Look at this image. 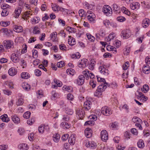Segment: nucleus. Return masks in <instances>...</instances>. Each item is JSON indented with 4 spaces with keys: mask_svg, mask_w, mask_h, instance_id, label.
I'll return each mask as SVG.
<instances>
[{
    "mask_svg": "<svg viewBox=\"0 0 150 150\" xmlns=\"http://www.w3.org/2000/svg\"><path fill=\"white\" fill-rule=\"evenodd\" d=\"M131 132L134 135H137L138 134L137 130L135 128H134L131 129Z\"/></svg>",
    "mask_w": 150,
    "mask_h": 150,
    "instance_id": "63",
    "label": "nucleus"
},
{
    "mask_svg": "<svg viewBox=\"0 0 150 150\" xmlns=\"http://www.w3.org/2000/svg\"><path fill=\"white\" fill-rule=\"evenodd\" d=\"M130 7L132 10H137L139 8V4L137 2H133L130 4Z\"/></svg>",
    "mask_w": 150,
    "mask_h": 150,
    "instance_id": "15",
    "label": "nucleus"
},
{
    "mask_svg": "<svg viewBox=\"0 0 150 150\" xmlns=\"http://www.w3.org/2000/svg\"><path fill=\"white\" fill-rule=\"evenodd\" d=\"M8 14V12L7 8H3V9L1 13V16H7Z\"/></svg>",
    "mask_w": 150,
    "mask_h": 150,
    "instance_id": "41",
    "label": "nucleus"
},
{
    "mask_svg": "<svg viewBox=\"0 0 150 150\" xmlns=\"http://www.w3.org/2000/svg\"><path fill=\"white\" fill-rule=\"evenodd\" d=\"M66 30L67 31L69 32L70 33H71L74 31V28H71L69 26H67L66 28Z\"/></svg>",
    "mask_w": 150,
    "mask_h": 150,
    "instance_id": "60",
    "label": "nucleus"
},
{
    "mask_svg": "<svg viewBox=\"0 0 150 150\" xmlns=\"http://www.w3.org/2000/svg\"><path fill=\"white\" fill-rule=\"evenodd\" d=\"M101 112L104 115L108 116L112 114V111L110 108L105 106L102 108Z\"/></svg>",
    "mask_w": 150,
    "mask_h": 150,
    "instance_id": "4",
    "label": "nucleus"
},
{
    "mask_svg": "<svg viewBox=\"0 0 150 150\" xmlns=\"http://www.w3.org/2000/svg\"><path fill=\"white\" fill-rule=\"evenodd\" d=\"M106 88L105 85H99L94 93V96L98 97H100L102 95V92L104 91Z\"/></svg>",
    "mask_w": 150,
    "mask_h": 150,
    "instance_id": "2",
    "label": "nucleus"
},
{
    "mask_svg": "<svg viewBox=\"0 0 150 150\" xmlns=\"http://www.w3.org/2000/svg\"><path fill=\"white\" fill-rule=\"evenodd\" d=\"M30 114L31 113L30 112L27 111L24 114L23 117L24 118L28 119L30 117Z\"/></svg>",
    "mask_w": 150,
    "mask_h": 150,
    "instance_id": "46",
    "label": "nucleus"
},
{
    "mask_svg": "<svg viewBox=\"0 0 150 150\" xmlns=\"http://www.w3.org/2000/svg\"><path fill=\"white\" fill-rule=\"evenodd\" d=\"M76 81L77 84L79 85H81L84 82V78L83 75H80L78 76Z\"/></svg>",
    "mask_w": 150,
    "mask_h": 150,
    "instance_id": "10",
    "label": "nucleus"
},
{
    "mask_svg": "<svg viewBox=\"0 0 150 150\" xmlns=\"http://www.w3.org/2000/svg\"><path fill=\"white\" fill-rule=\"evenodd\" d=\"M17 73V69L14 67H12L10 68L8 71L9 74L12 76H13L16 75Z\"/></svg>",
    "mask_w": 150,
    "mask_h": 150,
    "instance_id": "12",
    "label": "nucleus"
},
{
    "mask_svg": "<svg viewBox=\"0 0 150 150\" xmlns=\"http://www.w3.org/2000/svg\"><path fill=\"white\" fill-rule=\"evenodd\" d=\"M84 78L86 79H88L89 78V75L87 72V70L83 71L82 72Z\"/></svg>",
    "mask_w": 150,
    "mask_h": 150,
    "instance_id": "48",
    "label": "nucleus"
},
{
    "mask_svg": "<svg viewBox=\"0 0 150 150\" xmlns=\"http://www.w3.org/2000/svg\"><path fill=\"white\" fill-rule=\"evenodd\" d=\"M84 108L87 110L90 109L91 106V102L89 100H87L84 103Z\"/></svg>",
    "mask_w": 150,
    "mask_h": 150,
    "instance_id": "14",
    "label": "nucleus"
},
{
    "mask_svg": "<svg viewBox=\"0 0 150 150\" xmlns=\"http://www.w3.org/2000/svg\"><path fill=\"white\" fill-rule=\"evenodd\" d=\"M75 135L72 134L69 139V142L71 145H74L75 143Z\"/></svg>",
    "mask_w": 150,
    "mask_h": 150,
    "instance_id": "17",
    "label": "nucleus"
},
{
    "mask_svg": "<svg viewBox=\"0 0 150 150\" xmlns=\"http://www.w3.org/2000/svg\"><path fill=\"white\" fill-rule=\"evenodd\" d=\"M132 121L134 123L136 122L139 123H141L142 122V120H141L137 117H134L132 119Z\"/></svg>",
    "mask_w": 150,
    "mask_h": 150,
    "instance_id": "37",
    "label": "nucleus"
},
{
    "mask_svg": "<svg viewBox=\"0 0 150 150\" xmlns=\"http://www.w3.org/2000/svg\"><path fill=\"white\" fill-rule=\"evenodd\" d=\"M30 11L29 12L26 11L24 13V15L23 16V18L24 20L27 19L29 17H30V16L31 15L30 13Z\"/></svg>",
    "mask_w": 150,
    "mask_h": 150,
    "instance_id": "38",
    "label": "nucleus"
},
{
    "mask_svg": "<svg viewBox=\"0 0 150 150\" xmlns=\"http://www.w3.org/2000/svg\"><path fill=\"white\" fill-rule=\"evenodd\" d=\"M1 30L7 35H8L9 33L8 29L6 28H3L1 29Z\"/></svg>",
    "mask_w": 150,
    "mask_h": 150,
    "instance_id": "64",
    "label": "nucleus"
},
{
    "mask_svg": "<svg viewBox=\"0 0 150 150\" xmlns=\"http://www.w3.org/2000/svg\"><path fill=\"white\" fill-rule=\"evenodd\" d=\"M60 126L64 129H68L70 127L71 125L66 122H62L61 123Z\"/></svg>",
    "mask_w": 150,
    "mask_h": 150,
    "instance_id": "24",
    "label": "nucleus"
},
{
    "mask_svg": "<svg viewBox=\"0 0 150 150\" xmlns=\"http://www.w3.org/2000/svg\"><path fill=\"white\" fill-rule=\"evenodd\" d=\"M21 77L22 78L27 79L30 77V75L27 72H23L21 74Z\"/></svg>",
    "mask_w": 150,
    "mask_h": 150,
    "instance_id": "28",
    "label": "nucleus"
},
{
    "mask_svg": "<svg viewBox=\"0 0 150 150\" xmlns=\"http://www.w3.org/2000/svg\"><path fill=\"white\" fill-rule=\"evenodd\" d=\"M129 66V62H125V64L122 66L123 69L124 70H126Z\"/></svg>",
    "mask_w": 150,
    "mask_h": 150,
    "instance_id": "51",
    "label": "nucleus"
},
{
    "mask_svg": "<svg viewBox=\"0 0 150 150\" xmlns=\"http://www.w3.org/2000/svg\"><path fill=\"white\" fill-rule=\"evenodd\" d=\"M85 134L86 137L90 138L92 135L91 129L89 128H86L85 130Z\"/></svg>",
    "mask_w": 150,
    "mask_h": 150,
    "instance_id": "16",
    "label": "nucleus"
},
{
    "mask_svg": "<svg viewBox=\"0 0 150 150\" xmlns=\"http://www.w3.org/2000/svg\"><path fill=\"white\" fill-rule=\"evenodd\" d=\"M60 49L63 51L66 50L67 49L66 46L64 44H61L59 45Z\"/></svg>",
    "mask_w": 150,
    "mask_h": 150,
    "instance_id": "58",
    "label": "nucleus"
},
{
    "mask_svg": "<svg viewBox=\"0 0 150 150\" xmlns=\"http://www.w3.org/2000/svg\"><path fill=\"white\" fill-rule=\"evenodd\" d=\"M96 63V62L94 59L91 60V63L89 64L88 66V68L89 69L91 70H93L95 67Z\"/></svg>",
    "mask_w": 150,
    "mask_h": 150,
    "instance_id": "26",
    "label": "nucleus"
},
{
    "mask_svg": "<svg viewBox=\"0 0 150 150\" xmlns=\"http://www.w3.org/2000/svg\"><path fill=\"white\" fill-rule=\"evenodd\" d=\"M21 8L20 7H18L15 10V13L16 14V18H17L21 13Z\"/></svg>",
    "mask_w": 150,
    "mask_h": 150,
    "instance_id": "36",
    "label": "nucleus"
},
{
    "mask_svg": "<svg viewBox=\"0 0 150 150\" xmlns=\"http://www.w3.org/2000/svg\"><path fill=\"white\" fill-rule=\"evenodd\" d=\"M4 43V46L6 49H8L13 47V42L11 40H5Z\"/></svg>",
    "mask_w": 150,
    "mask_h": 150,
    "instance_id": "8",
    "label": "nucleus"
},
{
    "mask_svg": "<svg viewBox=\"0 0 150 150\" xmlns=\"http://www.w3.org/2000/svg\"><path fill=\"white\" fill-rule=\"evenodd\" d=\"M118 126L116 122L112 123L110 126V128L113 130L115 129H117Z\"/></svg>",
    "mask_w": 150,
    "mask_h": 150,
    "instance_id": "43",
    "label": "nucleus"
},
{
    "mask_svg": "<svg viewBox=\"0 0 150 150\" xmlns=\"http://www.w3.org/2000/svg\"><path fill=\"white\" fill-rule=\"evenodd\" d=\"M149 88L147 84H145L143 86V87L142 88V91L144 93H146L149 90Z\"/></svg>",
    "mask_w": 150,
    "mask_h": 150,
    "instance_id": "40",
    "label": "nucleus"
},
{
    "mask_svg": "<svg viewBox=\"0 0 150 150\" xmlns=\"http://www.w3.org/2000/svg\"><path fill=\"white\" fill-rule=\"evenodd\" d=\"M137 145L139 148H142L144 146V143L142 139H140L137 143Z\"/></svg>",
    "mask_w": 150,
    "mask_h": 150,
    "instance_id": "39",
    "label": "nucleus"
},
{
    "mask_svg": "<svg viewBox=\"0 0 150 150\" xmlns=\"http://www.w3.org/2000/svg\"><path fill=\"white\" fill-rule=\"evenodd\" d=\"M96 77L98 81L103 82V84H100V85H105L106 87V88L107 86H109V84L106 82L105 80L104 79L100 78L98 75L96 76Z\"/></svg>",
    "mask_w": 150,
    "mask_h": 150,
    "instance_id": "13",
    "label": "nucleus"
},
{
    "mask_svg": "<svg viewBox=\"0 0 150 150\" xmlns=\"http://www.w3.org/2000/svg\"><path fill=\"white\" fill-rule=\"evenodd\" d=\"M10 24V22H2L1 23V25L4 27H6L8 25H9Z\"/></svg>",
    "mask_w": 150,
    "mask_h": 150,
    "instance_id": "59",
    "label": "nucleus"
},
{
    "mask_svg": "<svg viewBox=\"0 0 150 150\" xmlns=\"http://www.w3.org/2000/svg\"><path fill=\"white\" fill-rule=\"evenodd\" d=\"M51 6L52 10L53 11L57 12H58V10L59 8V6L58 5L55 4H53L52 3Z\"/></svg>",
    "mask_w": 150,
    "mask_h": 150,
    "instance_id": "32",
    "label": "nucleus"
},
{
    "mask_svg": "<svg viewBox=\"0 0 150 150\" xmlns=\"http://www.w3.org/2000/svg\"><path fill=\"white\" fill-rule=\"evenodd\" d=\"M60 136L59 134H57L53 136V140L55 142H57L59 140Z\"/></svg>",
    "mask_w": 150,
    "mask_h": 150,
    "instance_id": "42",
    "label": "nucleus"
},
{
    "mask_svg": "<svg viewBox=\"0 0 150 150\" xmlns=\"http://www.w3.org/2000/svg\"><path fill=\"white\" fill-rule=\"evenodd\" d=\"M14 31L17 33H20L23 31V28L21 26L15 25L14 28Z\"/></svg>",
    "mask_w": 150,
    "mask_h": 150,
    "instance_id": "35",
    "label": "nucleus"
},
{
    "mask_svg": "<svg viewBox=\"0 0 150 150\" xmlns=\"http://www.w3.org/2000/svg\"><path fill=\"white\" fill-rule=\"evenodd\" d=\"M102 11L107 16H109L112 15V11L111 8L108 5H105L102 8Z\"/></svg>",
    "mask_w": 150,
    "mask_h": 150,
    "instance_id": "3",
    "label": "nucleus"
},
{
    "mask_svg": "<svg viewBox=\"0 0 150 150\" xmlns=\"http://www.w3.org/2000/svg\"><path fill=\"white\" fill-rule=\"evenodd\" d=\"M66 113L69 115H72L73 113V110L70 108H67L66 110Z\"/></svg>",
    "mask_w": 150,
    "mask_h": 150,
    "instance_id": "54",
    "label": "nucleus"
},
{
    "mask_svg": "<svg viewBox=\"0 0 150 150\" xmlns=\"http://www.w3.org/2000/svg\"><path fill=\"white\" fill-rule=\"evenodd\" d=\"M121 10L123 13L129 16L130 14L129 11L124 7H122L121 8Z\"/></svg>",
    "mask_w": 150,
    "mask_h": 150,
    "instance_id": "34",
    "label": "nucleus"
},
{
    "mask_svg": "<svg viewBox=\"0 0 150 150\" xmlns=\"http://www.w3.org/2000/svg\"><path fill=\"white\" fill-rule=\"evenodd\" d=\"M85 12L83 9H80L79 11V14L80 16L81 17L85 16Z\"/></svg>",
    "mask_w": 150,
    "mask_h": 150,
    "instance_id": "49",
    "label": "nucleus"
},
{
    "mask_svg": "<svg viewBox=\"0 0 150 150\" xmlns=\"http://www.w3.org/2000/svg\"><path fill=\"white\" fill-rule=\"evenodd\" d=\"M93 14V15H89L87 17L88 20L91 22H93L95 20V16L94 14Z\"/></svg>",
    "mask_w": 150,
    "mask_h": 150,
    "instance_id": "31",
    "label": "nucleus"
},
{
    "mask_svg": "<svg viewBox=\"0 0 150 150\" xmlns=\"http://www.w3.org/2000/svg\"><path fill=\"white\" fill-rule=\"evenodd\" d=\"M150 24V20L148 18L144 19L142 22V25L144 28L148 27Z\"/></svg>",
    "mask_w": 150,
    "mask_h": 150,
    "instance_id": "11",
    "label": "nucleus"
},
{
    "mask_svg": "<svg viewBox=\"0 0 150 150\" xmlns=\"http://www.w3.org/2000/svg\"><path fill=\"white\" fill-rule=\"evenodd\" d=\"M77 116L78 117L79 119H82L84 115V111L83 109L77 110L76 111Z\"/></svg>",
    "mask_w": 150,
    "mask_h": 150,
    "instance_id": "7",
    "label": "nucleus"
},
{
    "mask_svg": "<svg viewBox=\"0 0 150 150\" xmlns=\"http://www.w3.org/2000/svg\"><path fill=\"white\" fill-rule=\"evenodd\" d=\"M18 147L21 150H27L28 149L29 146L27 144L22 143L20 144Z\"/></svg>",
    "mask_w": 150,
    "mask_h": 150,
    "instance_id": "18",
    "label": "nucleus"
},
{
    "mask_svg": "<svg viewBox=\"0 0 150 150\" xmlns=\"http://www.w3.org/2000/svg\"><path fill=\"white\" fill-rule=\"evenodd\" d=\"M54 81L58 86L60 87L62 86V83L57 79H54Z\"/></svg>",
    "mask_w": 150,
    "mask_h": 150,
    "instance_id": "47",
    "label": "nucleus"
},
{
    "mask_svg": "<svg viewBox=\"0 0 150 150\" xmlns=\"http://www.w3.org/2000/svg\"><path fill=\"white\" fill-rule=\"evenodd\" d=\"M117 20L119 22H122L125 21L126 18L124 17L120 16L117 18Z\"/></svg>",
    "mask_w": 150,
    "mask_h": 150,
    "instance_id": "50",
    "label": "nucleus"
},
{
    "mask_svg": "<svg viewBox=\"0 0 150 150\" xmlns=\"http://www.w3.org/2000/svg\"><path fill=\"white\" fill-rule=\"evenodd\" d=\"M142 71L143 72L146 74H148L150 71V67L149 65H144L142 68Z\"/></svg>",
    "mask_w": 150,
    "mask_h": 150,
    "instance_id": "19",
    "label": "nucleus"
},
{
    "mask_svg": "<svg viewBox=\"0 0 150 150\" xmlns=\"http://www.w3.org/2000/svg\"><path fill=\"white\" fill-rule=\"evenodd\" d=\"M88 64V60L85 58L80 60L78 62V65L79 67L85 68Z\"/></svg>",
    "mask_w": 150,
    "mask_h": 150,
    "instance_id": "5",
    "label": "nucleus"
},
{
    "mask_svg": "<svg viewBox=\"0 0 150 150\" xmlns=\"http://www.w3.org/2000/svg\"><path fill=\"white\" fill-rule=\"evenodd\" d=\"M23 88L25 90L28 91L30 88V86L27 83H23L22 84Z\"/></svg>",
    "mask_w": 150,
    "mask_h": 150,
    "instance_id": "33",
    "label": "nucleus"
},
{
    "mask_svg": "<svg viewBox=\"0 0 150 150\" xmlns=\"http://www.w3.org/2000/svg\"><path fill=\"white\" fill-rule=\"evenodd\" d=\"M106 48L107 50L109 51H112L113 53H115L117 52L116 49L112 46L108 45Z\"/></svg>",
    "mask_w": 150,
    "mask_h": 150,
    "instance_id": "30",
    "label": "nucleus"
},
{
    "mask_svg": "<svg viewBox=\"0 0 150 150\" xmlns=\"http://www.w3.org/2000/svg\"><path fill=\"white\" fill-rule=\"evenodd\" d=\"M62 89L63 90L67 91L69 92H71L73 91V88L71 87L68 86L66 85L64 86Z\"/></svg>",
    "mask_w": 150,
    "mask_h": 150,
    "instance_id": "29",
    "label": "nucleus"
},
{
    "mask_svg": "<svg viewBox=\"0 0 150 150\" xmlns=\"http://www.w3.org/2000/svg\"><path fill=\"white\" fill-rule=\"evenodd\" d=\"M11 60L14 63L18 62L19 60V57H11Z\"/></svg>",
    "mask_w": 150,
    "mask_h": 150,
    "instance_id": "52",
    "label": "nucleus"
},
{
    "mask_svg": "<svg viewBox=\"0 0 150 150\" xmlns=\"http://www.w3.org/2000/svg\"><path fill=\"white\" fill-rule=\"evenodd\" d=\"M115 36V34L114 33H112L110 34L108 36L109 38H110L109 40H112L113 39Z\"/></svg>",
    "mask_w": 150,
    "mask_h": 150,
    "instance_id": "61",
    "label": "nucleus"
},
{
    "mask_svg": "<svg viewBox=\"0 0 150 150\" xmlns=\"http://www.w3.org/2000/svg\"><path fill=\"white\" fill-rule=\"evenodd\" d=\"M130 35V31L128 30H123L121 34V37L124 39L127 38L129 37Z\"/></svg>",
    "mask_w": 150,
    "mask_h": 150,
    "instance_id": "6",
    "label": "nucleus"
},
{
    "mask_svg": "<svg viewBox=\"0 0 150 150\" xmlns=\"http://www.w3.org/2000/svg\"><path fill=\"white\" fill-rule=\"evenodd\" d=\"M101 137L102 140L104 141L108 139V134L106 130H103L101 132Z\"/></svg>",
    "mask_w": 150,
    "mask_h": 150,
    "instance_id": "9",
    "label": "nucleus"
},
{
    "mask_svg": "<svg viewBox=\"0 0 150 150\" xmlns=\"http://www.w3.org/2000/svg\"><path fill=\"white\" fill-rule=\"evenodd\" d=\"M131 135L129 131H127L125 132L124 134L125 137L126 139H128L130 137Z\"/></svg>",
    "mask_w": 150,
    "mask_h": 150,
    "instance_id": "44",
    "label": "nucleus"
},
{
    "mask_svg": "<svg viewBox=\"0 0 150 150\" xmlns=\"http://www.w3.org/2000/svg\"><path fill=\"white\" fill-rule=\"evenodd\" d=\"M109 66H107L100 63V66L98 67L99 71L102 74L108 76L109 74V71L107 69Z\"/></svg>",
    "mask_w": 150,
    "mask_h": 150,
    "instance_id": "1",
    "label": "nucleus"
},
{
    "mask_svg": "<svg viewBox=\"0 0 150 150\" xmlns=\"http://www.w3.org/2000/svg\"><path fill=\"white\" fill-rule=\"evenodd\" d=\"M89 84L93 88H94L96 86V82L93 80H91L90 81Z\"/></svg>",
    "mask_w": 150,
    "mask_h": 150,
    "instance_id": "55",
    "label": "nucleus"
},
{
    "mask_svg": "<svg viewBox=\"0 0 150 150\" xmlns=\"http://www.w3.org/2000/svg\"><path fill=\"white\" fill-rule=\"evenodd\" d=\"M113 6L114 11L116 12V13L118 14L120 12L121 9L120 6L115 4H113Z\"/></svg>",
    "mask_w": 150,
    "mask_h": 150,
    "instance_id": "22",
    "label": "nucleus"
},
{
    "mask_svg": "<svg viewBox=\"0 0 150 150\" xmlns=\"http://www.w3.org/2000/svg\"><path fill=\"white\" fill-rule=\"evenodd\" d=\"M105 30H104L103 29H100L99 32V35L101 36V37H103L105 36Z\"/></svg>",
    "mask_w": 150,
    "mask_h": 150,
    "instance_id": "53",
    "label": "nucleus"
},
{
    "mask_svg": "<svg viewBox=\"0 0 150 150\" xmlns=\"http://www.w3.org/2000/svg\"><path fill=\"white\" fill-rule=\"evenodd\" d=\"M0 118L4 122H8L9 120V119L8 118V116L6 114L1 116Z\"/></svg>",
    "mask_w": 150,
    "mask_h": 150,
    "instance_id": "25",
    "label": "nucleus"
},
{
    "mask_svg": "<svg viewBox=\"0 0 150 150\" xmlns=\"http://www.w3.org/2000/svg\"><path fill=\"white\" fill-rule=\"evenodd\" d=\"M23 103V100L22 98L18 99V102H16V104L17 105H22Z\"/></svg>",
    "mask_w": 150,
    "mask_h": 150,
    "instance_id": "56",
    "label": "nucleus"
},
{
    "mask_svg": "<svg viewBox=\"0 0 150 150\" xmlns=\"http://www.w3.org/2000/svg\"><path fill=\"white\" fill-rule=\"evenodd\" d=\"M74 71V70L73 69L71 68L68 69H67L66 72L68 74L73 75Z\"/></svg>",
    "mask_w": 150,
    "mask_h": 150,
    "instance_id": "62",
    "label": "nucleus"
},
{
    "mask_svg": "<svg viewBox=\"0 0 150 150\" xmlns=\"http://www.w3.org/2000/svg\"><path fill=\"white\" fill-rule=\"evenodd\" d=\"M87 38L88 39L91 41H93L95 40V38L90 34L87 33L86 34Z\"/></svg>",
    "mask_w": 150,
    "mask_h": 150,
    "instance_id": "45",
    "label": "nucleus"
},
{
    "mask_svg": "<svg viewBox=\"0 0 150 150\" xmlns=\"http://www.w3.org/2000/svg\"><path fill=\"white\" fill-rule=\"evenodd\" d=\"M88 145H87V147H89L91 149H94L96 148V147L97 145L93 141H91L88 142Z\"/></svg>",
    "mask_w": 150,
    "mask_h": 150,
    "instance_id": "27",
    "label": "nucleus"
},
{
    "mask_svg": "<svg viewBox=\"0 0 150 150\" xmlns=\"http://www.w3.org/2000/svg\"><path fill=\"white\" fill-rule=\"evenodd\" d=\"M45 127V125L42 124L38 127V131L39 134H42L44 133Z\"/></svg>",
    "mask_w": 150,
    "mask_h": 150,
    "instance_id": "21",
    "label": "nucleus"
},
{
    "mask_svg": "<svg viewBox=\"0 0 150 150\" xmlns=\"http://www.w3.org/2000/svg\"><path fill=\"white\" fill-rule=\"evenodd\" d=\"M64 62L62 61L58 62L57 63V66L59 68H61L64 65Z\"/></svg>",
    "mask_w": 150,
    "mask_h": 150,
    "instance_id": "57",
    "label": "nucleus"
},
{
    "mask_svg": "<svg viewBox=\"0 0 150 150\" xmlns=\"http://www.w3.org/2000/svg\"><path fill=\"white\" fill-rule=\"evenodd\" d=\"M50 37L51 40L53 41H55L57 40V33L56 32H54L52 33L50 35Z\"/></svg>",
    "mask_w": 150,
    "mask_h": 150,
    "instance_id": "23",
    "label": "nucleus"
},
{
    "mask_svg": "<svg viewBox=\"0 0 150 150\" xmlns=\"http://www.w3.org/2000/svg\"><path fill=\"white\" fill-rule=\"evenodd\" d=\"M12 121L15 123L18 124L20 122V119L16 115H13L11 116Z\"/></svg>",
    "mask_w": 150,
    "mask_h": 150,
    "instance_id": "20",
    "label": "nucleus"
}]
</instances>
